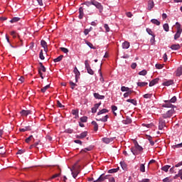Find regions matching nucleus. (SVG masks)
<instances>
[{
    "label": "nucleus",
    "instance_id": "1",
    "mask_svg": "<svg viewBox=\"0 0 182 182\" xmlns=\"http://www.w3.org/2000/svg\"><path fill=\"white\" fill-rule=\"evenodd\" d=\"M176 26L177 31H176V34L174 35V39H175V41H177V39H178V38H180V35H181L182 28H181V24H180V23H178V22L176 23Z\"/></svg>",
    "mask_w": 182,
    "mask_h": 182
},
{
    "label": "nucleus",
    "instance_id": "12",
    "mask_svg": "<svg viewBox=\"0 0 182 182\" xmlns=\"http://www.w3.org/2000/svg\"><path fill=\"white\" fill-rule=\"evenodd\" d=\"M107 119H109V115H105L104 117L96 119V120L97 122H103L104 123H106Z\"/></svg>",
    "mask_w": 182,
    "mask_h": 182
},
{
    "label": "nucleus",
    "instance_id": "36",
    "mask_svg": "<svg viewBox=\"0 0 182 182\" xmlns=\"http://www.w3.org/2000/svg\"><path fill=\"white\" fill-rule=\"evenodd\" d=\"M139 170L141 171V173H144L146 171V166H144V164H141L139 166Z\"/></svg>",
    "mask_w": 182,
    "mask_h": 182
},
{
    "label": "nucleus",
    "instance_id": "54",
    "mask_svg": "<svg viewBox=\"0 0 182 182\" xmlns=\"http://www.w3.org/2000/svg\"><path fill=\"white\" fill-rule=\"evenodd\" d=\"M169 101L171 103H176V102H177V97L173 96Z\"/></svg>",
    "mask_w": 182,
    "mask_h": 182
},
{
    "label": "nucleus",
    "instance_id": "62",
    "mask_svg": "<svg viewBox=\"0 0 182 182\" xmlns=\"http://www.w3.org/2000/svg\"><path fill=\"white\" fill-rule=\"evenodd\" d=\"M25 153V149H19L16 154H23Z\"/></svg>",
    "mask_w": 182,
    "mask_h": 182
},
{
    "label": "nucleus",
    "instance_id": "49",
    "mask_svg": "<svg viewBox=\"0 0 182 182\" xmlns=\"http://www.w3.org/2000/svg\"><path fill=\"white\" fill-rule=\"evenodd\" d=\"M99 73H100V80H101V82H104L105 79L103 78V75L102 74L101 68L99 70Z\"/></svg>",
    "mask_w": 182,
    "mask_h": 182
},
{
    "label": "nucleus",
    "instance_id": "52",
    "mask_svg": "<svg viewBox=\"0 0 182 182\" xmlns=\"http://www.w3.org/2000/svg\"><path fill=\"white\" fill-rule=\"evenodd\" d=\"M148 140L151 146H154V141H153V138H151V136H149Z\"/></svg>",
    "mask_w": 182,
    "mask_h": 182
},
{
    "label": "nucleus",
    "instance_id": "55",
    "mask_svg": "<svg viewBox=\"0 0 182 182\" xmlns=\"http://www.w3.org/2000/svg\"><path fill=\"white\" fill-rule=\"evenodd\" d=\"M150 42L152 45L154 44V42H156V35L152 36Z\"/></svg>",
    "mask_w": 182,
    "mask_h": 182
},
{
    "label": "nucleus",
    "instance_id": "63",
    "mask_svg": "<svg viewBox=\"0 0 182 182\" xmlns=\"http://www.w3.org/2000/svg\"><path fill=\"white\" fill-rule=\"evenodd\" d=\"M90 31H91L90 29H87V28L85 29L84 34L85 36L89 35V32H90Z\"/></svg>",
    "mask_w": 182,
    "mask_h": 182
},
{
    "label": "nucleus",
    "instance_id": "37",
    "mask_svg": "<svg viewBox=\"0 0 182 182\" xmlns=\"http://www.w3.org/2000/svg\"><path fill=\"white\" fill-rule=\"evenodd\" d=\"M62 59H63V55H61L58 56V58H55L53 60V62H55V63L60 62V60H62Z\"/></svg>",
    "mask_w": 182,
    "mask_h": 182
},
{
    "label": "nucleus",
    "instance_id": "2",
    "mask_svg": "<svg viewBox=\"0 0 182 182\" xmlns=\"http://www.w3.org/2000/svg\"><path fill=\"white\" fill-rule=\"evenodd\" d=\"M175 112L174 109L168 110L166 113L162 114V119H170L174 114Z\"/></svg>",
    "mask_w": 182,
    "mask_h": 182
},
{
    "label": "nucleus",
    "instance_id": "47",
    "mask_svg": "<svg viewBox=\"0 0 182 182\" xmlns=\"http://www.w3.org/2000/svg\"><path fill=\"white\" fill-rule=\"evenodd\" d=\"M139 75H140V76H146V75H147V70H143L139 73Z\"/></svg>",
    "mask_w": 182,
    "mask_h": 182
},
{
    "label": "nucleus",
    "instance_id": "44",
    "mask_svg": "<svg viewBox=\"0 0 182 182\" xmlns=\"http://www.w3.org/2000/svg\"><path fill=\"white\" fill-rule=\"evenodd\" d=\"M121 90L122 92H129L130 90V88H129V87L122 86L121 87Z\"/></svg>",
    "mask_w": 182,
    "mask_h": 182
},
{
    "label": "nucleus",
    "instance_id": "31",
    "mask_svg": "<svg viewBox=\"0 0 182 182\" xmlns=\"http://www.w3.org/2000/svg\"><path fill=\"white\" fill-rule=\"evenodd\" d=\"M134 91L129 90V91H127V92H125L124 94V97H129V96H130V95H132Z\"/></svg>",
    "mask_w": 182,
    "mask_h": 182
},
{
    "label": "nucleus",
    "instance_id": "60",
    "mask_svg": "<svg viewBox=\"0 0 182 182\" xmlns=\"http://www.w3.org/2000/svg\"><path fill=\"white\" fill-rule=\"evenodd\" d=\"M163 65L161 64H156L155 67L156 69H163Z\"/></svg>",
    "mask_w": 182,
    "mask_h": 182
},
{
    "label": "nucleus",
    "instance_id": "34",
    "mask_svg": "<svg viewBox=\"0 0 182 182\" xmlns=\"http://www.w3.org/2000/svg\"><path fill=\"white\" fill-rule=\"evenodd\" d=\"M170 167H171L170 165H166L161 168V170H162V171H165L166 173H167V171H168V168H170Z\"/></svg>",
    "mask_w": 182,
    "mask_h": 182
},
{
    "label": "nucleus",
    "instance_id": "56",
    "mask_svg": "<svg viewBox=\"0 0 182 182\" xmlns=\"http://www.w3.org/2000/svg\"><path fill=\"white\" fill-rule=\"evenodd\" d=\"M151 96H153V95H151V94H145V95H144V99H151Z\"/></svg>",
    "mask_w": 182,
    "mask_h": 182
},
{
    "label": "nucleus",
    "instance_id": "25",
    "mask_svg": "<svg viewBox=\"0 0 182 182\" xmlns=\"http://www.w3.org/2000/svg\"><path fill=\"white\" fill-rule=\"evenodd\" d=\"M131 151L134 156H137V154H139V151L136 149V146L131 148Z\"/></svg>",
    "mask_w": 182,
    "mask_h": 182
},
{
    "label": "nucleus",
    "instance_id": "30",
    "mask_svg": "<svg viewBox=\"0 0 182 182\" xmlns=\"http://www.w3.org/2000/svg\"><path fill=\"white\" fill-rule=\"evenodd\" d=\"M127 102H128L129 103H132V105H134V106L137 105V101L134 99H128Z\"/></svg>",
    "mask_w": 182,
    "mask_h": 182
},
{
    "label": "nucleus",
    "instance_id": "45",
    "mask_svg": "<svg viewBox=\"0 0 182 182\" xmlns=\"http://www.w3.org/2000/svg\"><path fill=\"white\" fill-rule=\"evenodd\" d=\"M70 87L73 90H75V87H76V86H77V85L76 83L73 82L72 81H70Z\"/></svg>",
    "mask_w": 182,
    "mask_h": 182
},
{
    "label": "nucleus",
    "instance_id": "11",
    "mask_svg": "<svg viewBox=\"0 0 182 182\" xmlns=\"http://www.w3.org/2000/svg\"><path fill=\"white\" fill-rule=\"evenodd\" d=\"M86 136H87V132H82L79 135H76V138L77 139H85V137H86Z\"/></svg>",
    "mask_w": 182,
    "mask_h": 182
},
{
    "label": "nucleus",
    "instance_id": "51",
    "mask_svg": "<svg viewBox=\"0 0 182 182\" xmlns=\"http://www.w3.org/2000/svg\"><path fill=\"white\" fill-rule=\"evenodd\" d=\"M146 32L149 35H151V36H154V33H153V31H151L149 28H146Z\"/></svg>",
    "mask_w": 182,
    "mask_h": 182
},
{
    "label": "nucleus",
    "instance_id": "4",
    "mask_svg": "<svg viewBox=\"0 0 182 182\" xmlns=\"http://www.w3.org/2000/svg\"><path fill=\"white\" fill-rule=\"evenodd\" d=\"M166 127V120L164 118L160 117L159 120V130H163Z\"/></svg>",
    "mask_w": 182,
    "mask_h": 182
},
{
    "label": "nucleus",
    "instance_id": "59",
    "mask_svg": "<svg viewBox=\"0 0 182 182\" xmlns=\"http://www.w3.org/2000/svg\"><path fill=\"white\" fill-rule=\"evenodd\" d=\"M57 106L58 107H60L61 109H63V107H65V106H63V105H62V103H60V101H57Z\"/></svg>",
    "mask_w": 182,
    "mask_h": 182
},
{
    "label": "nucleus",
    "instance_id": "14",
    "mask_svg": "<svg viewBox=\"0 0 182 182\" xmlns=\"http://www.w3.org/2000/svg\"><path fill=\"white\" fill-rule=\"evenodd\" d=\"M31 110H25L23 109L21 111V116H28V114H31Z\"/></svg>",
    "mask_w": 182,
    "mask_h": 182
},
{
    "label": "nucleus",
    "instance_id": "19",
    "mask_svg": "<svg viewBox=\"0 0 182 182\" xmlns=\"http://www.w3.org/2000/svg\"><path fill=\"white\" fill-rule=\"evenodd\" d=\"M129 48H130V43L128 41H124L122 43V49H129Z\"/></svg>",
    "mask_w": 182,
    "mask_h": 182
},
{
    "label": "nucleus",
    "instance_id": "18",
    "mask_svg": "<svg viewBox=\"0 0 182 182\" xmlns=\"http://www.w3.org/2000/svg\"><path fill=\"white\" fill-rule=\"evenodd\" d=\"M107 177H109V175L105 176V173H102L98 179H100V182L105 181V180H107Z\"/></svg>",
    "mask_w": 182,
    "mask_h": 182
},
{
    "label": "nucleus",
    "instance_id": "22",
    "mask_svg": "<svg viewBox=\"0 0 182 182\" xmlns=\"http://www.w3.org/2000/svg\"><path fill=\"white\" fill-rule=\"evenodd\" d=\"M79 18L80 19H82L83 18V15H84V13H83V7H80L79 9Z\"/></svg>",
    "mask_w": 182,
    "mask_h": 182
},
{
    "label": "nucleus",
    "instance_id": "50",
    "mask_svg": "<svg viewBox=\"0 0 182 182\" xmlns=\"http://www.w3.org/2000/svg\"><path fill=\"white\" fill-rule=\"evenodd\" d=\"M80 122H82V123H86L87 122V117H82L80 119Z\"/></svg>",
    "mask_w": 182,
    "mask_h": 182
},
{
    "label": "nucleus",
    "instance_id": "39",
    "mask_svg": "<svg viewBox=\"0 0 182 182\" xmlns=\"http://www.w3.org/2000/svg\"><path fill=\"white\" fill-rule=\"evenodd\" d=\"M86 45L90 48V49H96V47L93 46V44L89 41H85Z\"/></svg>",
    "mask_w": 182,
    "mask_h": 182
},
{
    "label": "nucleus",
    "instance_id": "13",
    "mask_svg": "<svg viewBox=\"0 0 182 182\" xmlns=\"http://www.w3.org/2000/svg\"><path fill=\"white\" fill-rule=\"evenodd\" d=\"M93 95H94V97L100 100H103V99H105V95H100L99 93H97V92L94 93Z\"/></svg>",
    "mask_w": 182,
    "mask_h": 182
},
{
    "label": "nucleus",
    "instance_id": "48",
    "mask_svg": "<svg viewBox=\"0 0 182 182\" xmlns=\"http://www.w3.org/2000/svg\"><path fill=\"white\" fill-rule=\"evenodd\" d=\"M60 49L62 52H63V53H69V50L66 48L61 47V48H60Z\"/></svg>",
    "mask_w": 182,
    "mask_h": 182
},
{
    "label": "nucleus",
    "instance_id": "27",
    "mask_svg": "<svg viewBox=\"0 0 182 182\" xmlns=\"http://www.w3.org/2000/svg\"><path fill=\"white\" fill-rule=\"evenodd\" d=\"M21 21V18L19 17H14L11 21V23H15L16 22H19Z\"/></svg>",
    "mask_w": 182,
    "mask_h": 182
},
{
    "label": "nucleus",
    "instance_id": "29",
    "mask_svg": "<svg viewBox=\"0 0 182 182\" xmlns=\"http://www.w3.org/2000/svg\"><path fill=\"white\" fill-rule=\"evenodd\" d=\"M151 22L152 23H154V25H156L157 26H160V21H159V20H157V19H151Z\"/></svg>",
    "mask_w": 182,
    "mask_h": 182
},
{
    "label": "nucleus",
    "instance_id": "6",
    "mask_svg": "<svg viewBox=\"0 0 182 182\" xmlns=\"http://www.w3.org/2000/svg\"><path fill=\"white\" fill-rule=\"evenodd\" d=\"M42 72H44V73L46 72V68H45L44 65L38 68V74L40 75L41 79H43V74L42 73Z\"/></svg>",
    "mask_w": 182,
    "mask_h": 182
},
{
    "label": "nucleus",
    "instance_id": "24",
    "mask_svg": "<svg viewBox=\"0 0 182 182\" xmlns=\"http://www.w3.org/2000/svg\"><path fill=\"white\" fill-rule=\"evenodd\" d=\"M92 124H93L94 126L95 132H97V130H99V125L97 124V122H96L95 121H92Z\"/></svg>",
    "mask_w": 182,
    "mask_h": 182
},
{
    "label": "nucleus",
    "instance_id": "53",
    "mask_svg": "<svg viewBox=\"0 0 182 182\" xmlns=\"http://www.w3.org/2000/svg\"><path fill=\"white\" fill-rule=\"evenodd\" d=\"M104 28H105L106 32H110V27H109V25L104 24Z\"/></svg>",
    "mask_w": 182,
    "mask_h": 182
},
{
    "label": "nucleus",
    "instance_id": "57",
    "mask_svg": "<svg viewBox=\"0 0 182 182\" xmlns=\"http://www.w3.org/2000/svg\"><path fill=\"white\" fill-rule=\"evenodd\" d=\"M32 139H33V136L31 135L27 139H26V143H29Z\"/></svg>",
    "mask_w": 182,
    "mask_h": 182
},
{
    "label": "nucleus",
    "instance_id": "28",
    "mask_svg": "<svg viewBox=\"0 0 182 182\" xmlns=\"http://www.w3.org/2000/svg\"><path fill=\"white\" fill-rule=\"evenodd\" d=\"M176 75V76H181V75H182V65L181 67L178 68Z\"/></svg>",
    "mask_w": 182,
    "mask_h": 182
},
{
    "label": "nucleus",
    "instance_id": "40",
    "mask_svg": "<svg viewBox=\"0 0 182 182\" xmlns=\"http://www.w3.org/2000/svg\"><path fill=\"white\" fill-rule=\"evenodd\" d=\"M123 123L124 124H130V123H132V119H130L129 117H127V119L123 121Z\"/></svg>",
    "mask_w": 182,
    "mask_h": 182
},
{
    "label": "nucleus",
    "instance_id": "35",
    "mask_svg": "<svg viewBox=\"0 0 182 182\" xmlns=\"http://www.w3.org/2000/svg\"><path fill=\"white\" fill-rule=\"evenodd\" d=\"M87 73H89V75H95V71H93V70H92V68L90 67H87Z\"/></svg>",
    "mask_w": 182,
    "mask_h": 182
},
{
    "label": "nucleus",
    "instance_id": "46",
    "mask_svg": "<svg viewBox=\"0 0 182 182\" xmlns=\"http://www.w3.org/2000/svg\"><path fill=\"white\" fill-rule=\"evenodd\" d=\"M84 5H86L87 6H91V5H93V0L84 2Z\"/></svg>",
    "mask_w": 182,
    "mask_h": 182
},
{
    "label": "nucleus",
    "instance_id": "38",
    "mask_svg": "<svg viewBox=\"0 0 182 182\" xmlns=\"http://www.w3.org/2000/svg\"><path fill=\"white\" fill-rule=\"evenodd\" d=\"M163 28L166 32H168V31H170V27L168 26V23L164 24Z\"/></svg>",
    "mask_w": 182,
    "mask_h": 182
},
{
    "label": "nucleus",
    "instance_id": "41",
    "mask_svg": "<svg viewBox=\"0 0 182 182\" xmlns=\"http://www.w3.org/2000/svg\"><path fill=\"white\" fill-rule=\"evenodd\" d=\"M49 87H50V85H47L46 86L43 87L41 89L42 93H45V92H46V90H47V89H49Z\"/></svg>",
    "mask_w": 182,
    "mask_h": 182
},
{
    "label": "nucleus",
    "instance_id": "43",
    "mask_svg": "<svg viewBox=\"0 0 182 182\" xmlns=\"http://www.w3.org/2000/svg\"><path fill=\"white\" fill-rule=\"evenodd\" d=\"M39 58L41 60H45V56L43 55V50H41L40 54H39Z\"/></svg>",
    "mask_w": 182,
    "mask_h": 182
},
{
    "label": "nucleus",
    "instance_id": "58",
    "mask_svg": "<svg viewBox=\"0 0 182 182\" xmlns=\"http://www.w3.org/2000/svg\"><path fill=\"white\" fill-rule=\"evenodd\" d=\"M93 149V146H90V147H88V148H85V150H82L81 151H85V152H86V151L85 150H87V151H91V150H92Z\"/></svg>",
    "mask_w": 182,
    "mask_h": 182
},
{
    "label": "nucleus",
    "instance_id": "33",
    "mask_svg": "<svg viewBox=\"0 0 182 182\" xmlns=\"http://www.w3.org/2000/svg\"><path fill=\"white\" fill-rule=\"evenodd\" d=\"M135 149H136V150L138 151H142V150H143V147H141L140 145H139V143H137V142L135 143Z\"/></svg>",
    "mask_w": 182,
    "mask_h": 182
},
{
    "label": "nucleus",
    "instance_id": "20",
    "mask_svg": "<svg viewBox=\"0 0 182 182\" xmlns=\"http://www.w3.org/2000/svg\"><path fill=\"white\" fill-rule=\"evenodd\" d=\"M153 8H154V2L153 1H149L148 2V9L149 11H151V9H153Z\"/></svg>",
    "mask_w": 182,
    "mask_h": 182
},
{
    "label": "nucleus",
    "instance_id": "3",
    "mask_svg": "<svg viewBox=\"0 0 182 182\" xmlns=\"http://www.w3.org/2000/svg\"><path fill=\"white\" fill-rule=\"evenodd\" d=\"M92 5L95 6L97 9H99L100 14L103 12V6L100 2L96 0H92Z\"/></svg>",
    "mask_w": 182,
    "mask_h": 182
},
{
    "label": "nucleus",
    "instance_id": "17",
    "mask_svg": "<svg viewBox=\"0 0 182 182\" xmlns=\"http://www.w3.org/2000/svg\"><path fill=\"white\" fill-rule=\"evenodd\" d=\"M180 48H181L180 44H173L172 46H171V49L172 50H178Z\"/></svg>",
    "mask_w": 182,
    "mask_h": 182
},
{
    "label": "nucleus",
    "instance_id": "32",
    "mask_svg": "<svg viewBox=\"0 0 182 182\" xmlns=\"http://www.w3.org/2000/svg\"><path fill=\"white\" fill-rule=\"evenodd\" d=\"M147 85H149V83L146 82H137V86H139V87H143L144 86H147Z\"/></svg>",
    "mask_w": 182,
    "mask_h": 182
},
{
    "label": "nucleus",
    "instance_id": "26",
    "mask_svg": "<svg viewBox=\"0 0 182 182\" xmlns=\"http://www.w3.org/2000/svg\"><path fill=\"white\" fill-rule=\"evenodd\" d=\"M75 77H79L80 76V72H79V70H77V68H75L73 70Z\"/></svg>",
    "mask_w": 182,
    "mask_h": 182
},
{
    "label": "nucleus",
    "instance_id": "42",
    "mask_svg": "<svg viewBox=\"0 0 182 182\" xmlns=\"http://www.w3.org/2000/svg\"><path fill=\"white\" fill-rule=\"evenodd\" d=\"M117 171H119V168L109 169L108 171V173H117Z\"/></svg>",
    "mask_w": 182,
    "mask_h": 182
},
{
    "label": "nucleus",
    "instance_id": "23",
    "mask_svg": "<svg viewBox=\"0 0 182 182\" xmlns=\"http://www.w3.org/2000/svg\"><path fill=\"white\" fill-rule=\"evenodd\" d=\"M70 171H71L72 172L75 173H76V176H77V175L80 174V171L79 169L76 168L75 166H73V168L70 169Z\"/></svg>",
    "mask_w": 182,
    "mask_h": 182
},
{
    "label": "nucleus",
    "instance_id": "10",
    "mask_svg": "<svg viewBox=\"0 0 182 182\" xmlns=\"http://www.w3.org/2000/svg\"><path fill=\"white\" fill-rule=\"evenodd\" d=\"M41 45L42 47H43V49L45 50V52H47L48 50V43H46V41H45L44 40H42L41 42Z\"/></svg>",
    "mask_w": 182,
    "mask_h": 182
},
{
    "label": "nucleus",
    "instance_id": "8",
    "mask_svg": "<svg viewBox=\"0 0 182 182\" xmlns=\"http://www.w3.org/2000/svg\"><path fill=\"white\" fill-rule=\"evenodd\" d=\"M113 140H114V138H107V137L102 138V141L105 143V144H109V143H112Z\"/></svg>",
    "mask_w": 182,
    "mask_h": 182
},
{
    "label": "nucleus",
    "instance_id": "16",
    "mask_svg": "<svg viewBox=\"0 0 182 182\" xmlns=\"http://www.w3.org/2000/svg\"><path fill=\"white\" fill-rule=\"evenodd\" d=\"M20 132H31L32 129L31 128V126L25 127L24 128H20Z\"/></svg>",
    "mask_w": 182,
    "mask_h": 182
},
{
    "label": "nucleus",
    "instance_id": "21",
    "mask_svg": "<svg viewBox=\"0 0 182 182\" xmlns=\"http://www.w3.org/2000/svg\"><path fill=\"white\" fill-rule=\"evenodd\" d=\"M105 113H109V110L107 109H102L97 112V116H100L101 114H105Z\"/></svg>",
    "mask_w": 182,
    "mask_h": 182
},
{
    "label": "nucleus",
    "instance_id": "7",
    "mask_svg": "<svg viewBox=\"0 0 182 182\" xmlns=\"http://www.w3.org/2000/svg\"><path fill=\"white\" fill-rule=\"evenodd\" d=\"M100 105H102V102L95 104L94 107L92 108V113H96L97 109L100 107Z\"/></svg>",
    "mask_w": 182,
    "mask_h": 182
},
{
    "label": "nucleus",
    "instance_id": "64",
    "mask_svg": "<svg viewBox=\"0 0 182 182\" xmlns=\"http://www.w3.org/2000/svg\"><path fill=\"white\" fill-rule=\"evenodd\" d=\"M180 147H182V142L174 146V149H180Z\"/></svg>",
    "mask_w": 182,
    "mask_h": 182
},
{
    "label": "nucleus",
    "instance_id": "9",
    "mask_svg": "<svg viewBox=\"0 0 182 182\" xmlns=\"http://www.w3.org/2000/svg\"><path fill=\"white\" fill-rule=\"evenodd\" d=\"M159 80H160V78H155V79L152 80L149 82V86L151 87V86H154V85H157V83H159Z\"/></svg>",
    "mask_w": 182,
    "mask_h": 182
},
{
    "label": "nucleus",
    "instance_id": "5",
    "mask_svg": "<svg viewBox=\"0 0 182 182\" xmlns=\"http://www.w3.org/2000/svg\"><path fill=\"white\" fill-rule=\"evenodd\" d=\"M164 103L162 105V107H168L171 109H174V105H173L170 100H164Z\"/></svg>",
    "mask_w": 182,
    "mask_h": 182
},
{
    "label": "nucleus",
    "instance_id": "15",
    "mask_svg": "<svg viewBox=\"0 0 182 182\" xmlns=\"http://www.w3.org/2000/svg\"><path fill=\"white\" fill-rule=\"evenodd\" d=\"M174 83V81L173 80H169L168 81L164 82L163 85L164 86H171Z\"/></svg>",
    "mask_w": 182,
    "mask_h": 182
},
{
    "label": "nucleus",
    "instance_id": "61",
    "mask_svg": "<svg viewBox=\"0 0 182 182\" xmlns=\"http://www.w3.org/2000/svg\"><path fill=\"white\" fill-rule=\"evenodd\" d=\"M11 36H13V38H16V36H18V34L16 33V32H15V31H11Z\"/></svg>",
    "mask_w": 182,
    "mask_h": 182
}]
</instances>
